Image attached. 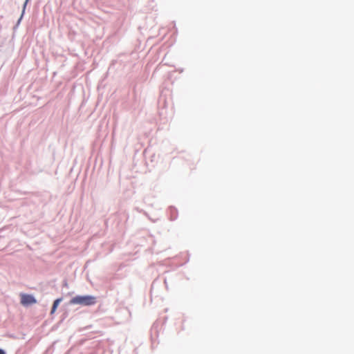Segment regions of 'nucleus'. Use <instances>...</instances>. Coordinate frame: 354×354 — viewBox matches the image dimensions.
I'll use <instances>...</instances> for the list:
<instances>
[{"label": "nucleus", "mask_w": 354, "mask_h": 354, "mask_svg": "<svg viewBox=\"0 0 354 354\" xmlns=\"http://www.w3.org/2000/svg\"><path fill=\"white\" fill-rule=\"evenodd\" d=\"M97 302L96 297L91 295L76 296L70 301L71 304H79L82 306H92Z\"/></svg>", "instance_id": "f257e3e1"}, {"label": "nucleus", "mask_w": 354, "mask_h": 354, "mask_svg": "<svg viewBox=\"0 0 354 354\" xmlns=\"http://www.w3.org/2000/svg\"><path fill=\"white\" fill-rule=\"evenodd\" d=\"M21 304L23 306H28L34 304L37 302L35 298L31 295L28 294H21Z\"/></svg>", "instance_id": "f03ea898"}, {"label": "nucleus", "mask_w": 354, "mask_h": 354, "mask_svg": "<svg viewBox=\"0 0 354 354\" xmlns=\"http://www.w3.org/2000/svg\"><path fill=\"white\" fill-rule=\"evenodd\" d=\"M62 301V298H59V299H57L56 300H55V301L53 304V306H52L50 314H53L56 311L57 306H59V303Z\"/></svg>", "instance_id": "7ed1b4c3"}, {"label": "nucleus", "mask_w": 354, "mask_h": 354, "mask_svg": "<svg viewBox=\"0 0 354 354\" xmlns=\"http://www.w3.org/2000/svg\"><path fill=\"white\" fill-rule=\"evenodd\" d=\"M0 354H6L5 351L0 348Z\"/></svg>", "instance_id": "20e7f679"}, {"label": "nucleus", "mask_w": 354, "mask_h": 354, "mask_svg": "<svg viewBox=\"0 0 354 354\" xmlns=\"http://www.w3.org/2000/svg\"><path fill=\"white\" fill-rule=\"evenodd\" d=\"M28 1V0H26V3H27V1Z\"/></svg>", "instance_id": "39448f33"}]
</instances>
